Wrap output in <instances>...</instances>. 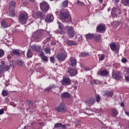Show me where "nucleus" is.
Masks as SVG:
<instances>
[{"instance_id":"nucleus-1","label":"nucleus","mask_w":129,"mask_h":129,"mask_svg":"<svg viewBox=\"0 0 129 129\" xmlns=\"http://www.w3.org/2000/svg\"><path fill=\"white\" fill-rule=\"evenodd\" d=\"M28 14L26 12H21L18 16V20L19 23L22 24V25H25L26 23H27V21H28Z\"/></svg>"},{"instance_id":"nucleus-2","label":"nucleus","mask_w":129,"mask_h":129,"mask_svg":"<svg viewBox=\"0 0 129 129\" xmlns=\"http://www.w3.org/2000/svg\"><path fill=\"white\" fill-rule=\"evenodd\" d=\"M32 39L35 42H41L43 40V33L40 31L34 32L32 35Z\"/></svg>"},{"instance_id":"nucleus-3","label":"nucleus","mask_w":129,"mask_h":129,"mask_svg":"<svg viewBox=\"0 0 129 129\" xmlns=\"http://www.w3.org/2000/svg\"><path fill=\"white\" fill-rule=\"evenodd\" d=\"M69 11L67 10L62 9L60 12L59 18L62 22H65L67 19L69 18Z\"/></svg>"},{"instance_id":"nucleus-4","label":"nucleus","mask_w":129,"mask_h":129,"mask_svg":"<svg viewBox=\"0 0 129 129\" xmlns=\"http://www.w3.org/2000/svg\"><path fill=\"white\" fill-rule=\"evenodd\" d=\"M67 56V52H66L65 50L62 49L61 52L56 55V58L59 62H63V61H65Z\"/></svg>"},{"instance_id":"nucleus-5","label":"nucleus","mask_w":129,"mask_h":129,"mask_svg":"<svg viewBox=\"0 0 129 129\" xmlns=\"http://www.w3.org/2000/svg\"><path fill=\"white\" fill-rule=\"evenodd\" d=\"M55 110L60 113H65L67 111V107L63 103H60L59 106L55 108Z\"/></svg>"},{"instance_id":"nucleus-6","label":"nucleus","mask_w":129,"mask_h":129,"mask_svg":"<svg viewBox=\"0 0 129 129\" xmlns=\"http://www.w3.org/2000/svg\"><path fill=\"white\" fill-rule=\"evenodd\" d=\"M40 8L42 12L43 13H47V12L49 11V9H50V6L48 3L44 2L40 4Z\"/></svg>"},{"instance_id":"nucleus-7","label":"nucleus","mask_w":129,"mask_h":129,"mask_svg":"<svg viewBox=\"0 0 129 129\" xmlns=\"http://www.w3.org/2000/svg\"><path fill=\"white\" fill-rule=\"evenodd\" d=\"M57 24H58V29L60 30V31H57V33L60 34V35H61V36H64V35H65V32L64 31V30H65V27H64V25L62 24V23H61V22H60L59 21L57 22Z\"/></svg>"},{"instance_id":"nucleus-8","label":"nucleus","mask_w":129,"mask_h":129,"mask_svg":"<svg viewBox=\"0 0 129 129\" xmlns=\"http://www.w3.org/2000/svg\"><path fill=\"white\" fill-rule=\"evenodd\" d=\"M68 73L71 76V77H73L76 76L78 74V72L76 69H73L72 68H70L68 69Z\"/></svg>"},{"instance_id":"nucleus-9","label":"nucleus","mask_w":129,"mask_h":129,"mask_svg":"<svg viewBox=\"0 0 129 129\" xmlns=\"http://www.w3.org/2000/svg\"><path fill=\"white\" fill-rule=\"evenodd\" d=\"M61 84L64 86L70 85L71 84V80H70V78H69V77L64 76L61 81Z\"/></svg>"},{"instance_id":"nucleus-10","label":"nucleus","mask_w":129,"mask_h":129,"mask_svg":"<svg viewBox=\"0 0 129 129\" xmlns=\"http://www.w3.org/2000/svg\"><path fill=\"white\" fill-rule=\"evenodd\" d=\"M68 35L69 36V38H74V36H75V31H74L73 27H69L68 28Z\"/></svg>"},{"instance_id":"nucleus-11","label":"nucleus","mask_w":129,"mask_h":129,"mask_svg":"<svg viewBox=\"0 0 129 129\" xmlns=\"http://www.w3.org/2000/svg\"><path fill=\"white\" fill-rule=\"evenodd\" d=\"M105 25L101 24H99L96 27V31L98 33H103V32H105Z\"/></svg>"},{"instance_id":"nucleus-12","label":"nucleus","mask_w":129,"mask_h":129,"mask_svg":"<svg viewBox=\"0 0 129 129\" xmlns=\"http://www.w3.org/2000/svg\"><path fill=\"white\" fill-rule=\"evenodd\" d=\"M95 98L94 97H91L89 98L86 101V105L88 106H91L92 105H93L94 103H95Z\"/></svg>"},{"instance_id":"nucleus-13","label":"nucleus","mask_w":129,"mask_h":129,"mask_svg":"<svg viewBox=\"0 0 129 129\" xmlns=\"http://www.w3.org/2000/svg\"><path fill=\"white\" fill-rule=\"evenodd\" d=\"M112 76L114 79L116 80H119L121 79V75H120V72H113L112 73Z\"/></svg>"},{"instance_id":"nucleus-14","label":"nucleus","mask_w":129,"mask_h":129,"mask_svg":"<svg viewBox=\"0 0 129 129\" xmlns=\"http://www.w3.org/2000/svg\"><path fill=\"white\" fill-rule=\"evenodd\" d=\"M33 17L35 19H42L43 18V13L41 11L33 12Z\"/></svg>"},{"instance_id":"nucleus-15","label":"nucleus","mask_w":129,"mask_h":129,"mask_svg":"<svg viewBox=\"0 0 129 129\" xmlns=\"http://www.w3.org/2000/svg\"><path fill=\"white\" fill-rule=\"evenodd\" d=\"M69 64L71 65L73 67H76L77 64V60L74 57H71L69 60Z\"/></svg>"},{"instance_id":"nucleus-16","label":"nucleus","mask_w":129,"mask_h":129,"mask_svg":"<svg viewBox=\"0 0 129 129\" xmlns=\"http://www.w3.org/2000/svg\"><path fill=\"white\" fill-rule=\"evenodd\" d=\"M54 20V16L52 14H48L45 18V21L46 23H52Z\"/></svg>"},{"instance_id":"nucleus-17","label":"nucleus","mask_w":129,"mask_h":129,"mask_svg":"<svg viewBox=\"0 0 129 129\" xmlns=\"http://www.w3.org/2000/svg\"><path fill=\"white\" fill-rule=\"evenodd\" d=\"M64 43H66L67 46H77V43L75 42L74 40H71L69 39H67V40H64Z\"/></svg>"},{"instance_id":"nucleus-18","label":"nucleus","mask_w":129,"mask_h":129,"mask_svg":"<svg viewBox=\"0 0 129 129\" xmlns=\"http://www.w3.org/2000/svg\"><path fill=\"white\" fill-rule=\"evenodd\" d=\"M110 47L112 51H115V50H118L119 49V45L116 46L115 42H112L110 44Z\"/></svg>"},{"instance_id":"nucleus-19","label":"nucleus","mask_w":129,"mask_h":129,"mask_svg":"<svg viewBox=\"0 0 129 129\" xmlns=\"http://www.w3.org/2000/svg\"><path fill=\"white\" fill-rule=\"evenodd\" d=\"M31 49L36 52H40L42 50V47L40 45L36 46L35 45H32Z\"/></svg>"},{"instance_id":"nucleus-20","label":"nucleus","mask_w":129,"mask_h":129,"mask_svg":"<svg viewBox=\"0 0 129 129\" xmlns=\"http://www.w3.org/2000/svg\"><path fill=\"white\" fill-rule=\"evenodd\" d=\"M104 96H105V97L107 98L112 97V96H113V92L111 91H106L104 93Z\"/></svg>"},{"instance_id":"nucleus-21","label":"nucleus","mask_w":129,"mask_h":129,"mask_svg":"<svg viewBox=\"0 0 129 129\" xmlns=\"http://www.w3.org/2000/svg\"><path fill=\"white\" fill-rule=\"evenodd\" d=\"M61 99L64 98H70V94L68 92H63L61 94Z\"/></svg>"},{"instance_id":"nucleus-22","label":"nucleus","mask_w":129,"mask_h":129,"mask_svg":"<svg viewBox=\"0 0 129 129\" xmlns=\"http://www.w3.org/2000/svg\"><path fill=\"white\" fill-rule=\"evenodd\" d=\"M54 127L58 128V127H62V128L66 129V125L63 124L61 123H56L54 124Z\"/></svg>"},{"instance_id":"nucleus-23","label":"nucleus","mask_w":129,"mask_h":129,"mask_svg":"<svg viewBox=\"0 0 129 129\" xmlns=\"http://www.w3.org/2000/svg\"><path fill=\"white\" fill-rule=\"evenodd\" d=\"M112 15H115V16H117V15H119V10L117 8H113L111 11Z\"/></svg>"},{"instance_id":"nucleus-24","label":"nucleus","mask_w":129,"mask_h":129,"mask_svg":"<svg viewBox=\"0 0 129 129\" xmlns=\"http://www.w3.org/2000/svg\"><path fill=\"white\" fill-rule=\"evenodd\" d=\"M111 112L112 116H113V117H116L117 116V114H118V112L117 111V110L115 108H112L111 109Z\"/></svg>"},{"instance_id":"nucleus-25","label":"nucleus","mask_w":129,"mask_h":129,"mask_svg":"<svg viewBox=\"0 0 129 129\" xmlns=\"http://www.w3.org/2000/svg\"><path fill=\"white\" fill-rule=\"evenodd\" d=\"M55 88H57V86L54 84H53L50 85L47 88L45 89V91H51V90L55 89Z\"/></svg>"},{"instance_id":"nucleus-26","label":"nucleus","mask_w":129,"mask_h":129,"mask_svg":"<svg viewBox=\"0 0 129 129\" xmlns=\"http://www.w3.org/2000/svg\"><path fill=\"white\" fill-rule=\"evenodd\" d=\"M101 36L102 35L100 34L95 35L94 39L96 41V42H100V41H101Z\"/></svg>"},{"instance_id":"nucleus-27","label":"nucleus","mask_w":129,"mask_h":129,"mask_svg":"<svg viewBox=\"0 0 129 129\" xmlns=\"http://www.w3.org/2000/svg\"><path fill=\"white\" fill-rule=\"evenodd\" d=\"M95 35L94 34L88 33L86 35V37L87 40H91V39H94Z\"/></svg>"},{"instance_id":"nucleus-28","label":"nucleus","mask_w":129,"mask_h":129,"mask_svg":"<svg viewBox=\"0 0 129 129\" xmlns=\"http://www.w3.org/2000/svg\"><path fill=\"white\" fill-rule=\"evenodd\" d=\"M121 23L120 22L118 21H114V22L112 23V25L113 26V28H115V29H116L119 25H120Z\"/></svg>"},{"instance_id":"nucleus-29","label":"nucleus","mask_w":129,"mask_h":129,"mask_svg":"<svg viewBox=\"0 0 129 129\" xmlns=\"http://www.w3.org/2000/svg\"><path fill=\"white\" fill-rule=\"evenodd\" d=\"M33 56V52L31 49H28L27 52V57L28 58H32Z\"/></svg>"},{"instance_id":"nucleus-30","label":"nucleus","mask_w":129,"mask_h":129,"mask_svg":"<svg viewBox=\"0 0 129 129\" xmlns=\"http://www.w3.org/2000/svg\"><path fill=\"white\" fill-rule=\"evenodd\" d=\"M125 71L126 75H125V80L129 81V68H126Z\"/></svg>"},{"instance_id":"nucleus-31","label":"nucleus","mask_w":129,"mask_h":129,"mask_svg":"<svg viewBox=\"0 0 129 129\" xmlns=\"http://www.w3.org/2000/svg\"><path fill=\"white\" fill-rule=\"evenodd\" d=\"M108 71L106 70H103L101 72L100 75L101 76H103L104 77H105L108 75Z\"/></svg>"},{"instance_id":"nucleus-32","label":"nucleus","mask_w":129,"mask_h":129,"mask_svg":"<svg viewBox=\"0 0 129 129\" xmlns=\"http://www.w3.org/2000/svg\"><path fill=\"white\" fill-rule=\"evenodd\" d=\"M12 54L16 55V56H21V52H20L18 49L13 50L12 51Z\"/></svg>"},{"instance_id":"nucleus-33","label":"nucleus","mask_w":129,"mask_h":129,"mask_svg":"<svg viewBox=\"0 0 129 129\" xmlns=\"http://www.w3.org/2000/svg\"><path fill=\"white\" fill-rule=\"evenodd\" d=\"M2 95L4 97H6V96H8L9 95V91H8V90H3L2 91Z\"/></svg>"},{"instance_id":"nucleus-34","label":"nucleus","mask_w":129,"mask_h":129,"mask_svg":"<svg viewBox=\"0 0 129 129\" xmlns=\"http://www.w3.org/2000/svg\"><path fill=\"white\" fill-rule=\"evenodd\" d=\"M1 27L2 28H4V29H6V28H8V24L5 20H3L1 22Z\"/></svg>"},{"instance_id":"nucleus-35","label":"nucleus","mask_w":129,"mask_h":129,"mask_svg":"<svg viewBox=\"0 0 129 129\" xmlns=\"http://www.w3.org/2000/svg\"><path fill=\"white\" fill-rule=\"evenodd\" d=\"M121 3L123 6L129 7V0H121Z\"/></svg>"},{"instance_id":"nucleus-36","label":"nucleus","mask_w":129,"mask_h":129,"mask_svg":"<svg viewBox=\"0 0 129 129\" xmlns=\"http://www.w3.org/2000/svg\"><path fill=\"white\" fill-rule=\"evenodd\" d=\"M62 8L63 9H65V8H67L68 7V1L66 0L64 1L61 5Z\"/></svg>"},{"instance_id":"nucleus-37","label":"nucleus","mask_w":129,"mask_h":129,"mask_svg":"<svg viewBox=\"0 0 129 129\" xmlns=\"http://www.w3.org/2000/svg\"><path fill=\"white\" fill-rule=\"evenodd\" d=\"M9 10L11 11V12L10 13V16L12 18H14V17H15L16 16V14H15V10H12L11 7H10Z\"/></svg>"},{"instance_id":"nucleus-38","label":"nucleus","mask_w":129,"mask_h":129,"mask_svg":"<svg viewBox=\"0 0 129 129\" xmlns=\"http://www.w3.org/2000/svg\"><path fill=\"white\" fill-rule=\"evenodd\" d=\"M36 123H37V122H36L35 120H30L29 121V124H30V126L31 127H33V126H34Z\"/></svg>"},{"instance_id":"nucleus-39","label":"nucleus","mask_w":129,"mask_h":129,"mask_svg":"<svg viewBox=\"0 0 129 129\" xmlns=\"http://www.w3.org/2000/svg\"><path fill=\"white\" fill-rule=\"evenodd\" d=\"M44 52L46 53V54H49V53H50L51 51V48L49 47H46L44 49Z\"/></svg>"},{"instance_id":"nucleus-40","label":"nucleus","mask_w":129,"mask_h":129,"mask_svg":"<svg viewBox=\"0 0 129 129\" xmlns=\"http://www.w3.org/2000/svg\"><path fill=\"white\" fill-rule=\"evenodd\" d=\"M27 104H28V105L30 106V107H32L34 104V103L31 100H27Z\"/></svg>"},{"instance_id":"nucleus-41","label":"nucleus","mask_w":129,"mask_h":129,"mask_svg":"<svg viewBox=\"0 0 129 129\" xmlns=\"http://www.w3.org/2000/svg\"><path fill=\"white\" fill-rule=\"evenodd\" d=\"M96 101L97 102H100V100H101V97H100V96L99 95H97L96 96Z\"/></svg>"},{"instance_id":"nucleus-42","label":"nucleus","mask_w":129,"mask_h":129,"mask_svg":"<svg viewBox=\"0 0 129 129\" xmlns=\"http://www.w3.org/2000/svg\"><path fill=\"white\" fill-rule=\"evenodd\" d=\"M11 5L13 8H16V6H17V3L14 0L11 1Z\"/></svg>"},{"instance_id":"nucleus-43","label":"nucleus","mask_w":129,"mask_h":129,"mask_svg":"<svg viewBox=\"0 0 129 129\" xmlns=\"http://www.w3.org/2000/svg\"><path fill=\"white\" fill-rule=\"evenodd\" d=\"M105 58V55L104 54H102L101 56L99 58V61H103Z\"/></svg>"},{"instance_id":"nucleus-44","label":"nucleus","mask_w":129,"mask_h":129,"mask_svg":"<svg viewBox=\"0 0 129 129\" xmlns=\"http://www.w3.org/2000/svg\"><path fill=\"white\" fill-rule=\"evenodd\" d=\"M88 55H89V53H88V52H82L81 53L82 57H86V56H88Z\"/></svg>"},{"instance_id":"nucleus-45","label":"nucleus","mask_w":129,"mask_h":129,"mask_svg":"<svg viewBox=\"0 0 129 129\" xmlns=\"http://www.w3.org/2000/svg\"><path fill=\"white\" fill-rule=\"evenodd\" d=\"M5 55V51L3 49H0V58Z\"/></svg>"},{"instance_id":"nucleus-46","label":"nucleus","mask_w":129,"mask_h":129,"mask_svg":"<svg viewBox=\"0 0 129 129\" xmlns=\"http://www.w3.org/2000/svg\"><path fill=\"white\" fill-rule=\"evenodd\" d=\"M77 4H78L79 6H84V3L81 2L79 0L77 1Z\"/></svg>"},{"instance_id":"nucleus-47","label":"nucleus","mask_w":129,"mask_h":129,"mask_svg":"<svg viewBox=\"0 0 129 129\" xmlns=\"http://www.w3.org/2000/svg\"><path fill=\"white\" fill-rule=\"evenodd\" d=\"M78 82H75V84L73 86L75 90H77V86H78Z\"/></svg>"},{"instance_id":"nucleus-48","label":"nucleus","mask_w":129,"mask_h":129,"mask_svg":"<svg viewBox=\"0 0 129 129\" xmlns=\"http://www.w3.org/2000/svg\"><path fill=\"white\" fill-rule=\"evenodd\" d=\"M50 60L51 62V63H55V58H54V57L53 56L50 57Z\"/></svg>"},{"instance_id":"nucleus-49","label":"nucleus","mask_w":129,"mask_h":129,"mask_svg":"<svg viewBox=\"0 0 129 129\" xmlns=\"http://www.w3.org/2000/svg\"><path fill=\"white\" fill-rule=\"evenodd\" d=\"M23 64H24V61H23V60L19 61L17 62V65H18V66H22Z\"/></svg>"},{"instance_id":"nucleus-50","label":"nucleus","mask_w":129,"mask_h":129,"mask_svg":"<svg viewBox=\"0 0 129 129\" xmlns=\"http://www.w3.org/2000/svg\"><path fill=\"white\" fill-rule=\"evenodd\" d=\"M4 69L5 71H9V69H10V67L8 66H5L4 67Z\"/></svg>"},{"instance_id":"nucleus-51","label":"nucleus","mask_w":129,"mask_h":129,"mask_svg":"<svg viewBox=\"0 0 129 129\" xmlns=\"http://www.w3.org/2000/svg\"><path fill=\"white\" fill-rule=\"evenodd\" d=\"M41 59H42V60L43 61H48V57H47L46 56H42V57H41Z\"/></svg>"},{"instance_id":"nucleus-52","label":"nucleus","mask_w":129,"mask_h":129,"mask_svg":"<svg viewBox=\"0 0 129 129\" xmlns=\"http://www.w3.org/2000/svg\"><path fill=\"white\" fill-rule=\"evenodd\" d=\"M127 61V59H126V58H122L121 59V62H122V63H126Z\"/></svg>"},{"instance_id":"nucleus-53","label":"nucleus","mask_w":129,"mask_h":129,"mask_svg":"<svg viewBox=\"0 0 129 129\" xmlns=\"http://www.w3.org/2000/svg\"><path fill=\"white\" fill-rule=\"evenodd\" d=\"M40 56L41 58L44 57L45 56V55L44 54V52L41 51L40 53Z\"/></svg>"},{"instance_id":"nucleus-54","label":"nucleus","mask_w":129,"mask_h":129,"mask_svg":"<svg viewBox=\"0 0 129 129\" xmlns=\"http://www.w3.org/2000/svg\"><path fill=\"white\" fill-rule=\"evenodd\" d=\"M57 43L56 42V41H52L51 42V45H52V46H55Z\"/></svg>"},{"instance_id":"nucleus-55","label":"nucleus","mask_w":129,"mask_h":129,"mask_svg":"<svg viewBox=\"0 0 129 129\" xmlns=\"http://www.w3.org/2000/svg\"><path fill=\"white\" fill-rule=\"evenodd\" d=\"M47 42L48 41H50V40H51V36H48L47 37L46 39H45Z\"/></svg>"},{"instance_id":"nucleus-56","label":"nucleus","mask_w":129,"mask_h":129,"mask_svg":"<svg viewBox=\"0 0 129 129\" xmlns=\"http://www.w3.org/2000/svg\"><path fill=\"white\" fill-rule=\"evenodd\" d=\"M4 112H5V111L3 109H0V114H4Z\"/></svg>"},{"instance_id":"nucleus-57","label":"nucleus","mask_w":129,"mask_h":129,"mask_svg":"<svg viewBox=\"0 0 129 129\" xmlns=\"http://www.w3.org/2000/svg\"><path fill=\"white\" fill-rule=\"evenodd\" d=\"M3 73V68H2V66H0V74Z\"/></svg>"},{"instance_id":"nucleus-58","label":"nucleus","mask_w":129,"mask_h":129,"mask_svg":"<svg viewBox=\"0 0 129 129\" xmlns=\"http://www.w3.org/2000/svg\"><path fill=\"white\" fill-rule=\"evenodd\" d=\"M120 105L122 106V107H124V103H123V102H121Z\"/></svg>"},{"instance_id":"nucleus-59","label":"nucleus","mask_w":129,"mask_h":129,"mask_svg":"<svg viewBox=\"0 0 129 129\" xmlns=\"http://www.w3.org/2000/svg\"><path fill=\"white\" fill-rule=\"evenodd\" d=\"M48 41H47V40H46V39H45V40H44L43 41V45H45V44H46V43Z\"/></svg>"},{"instance_id":"nucleus-60","label":"nucleus","mask_w":129,"mask_h":129,"mask_svg":"<svg viewBox=\"0 0 129 129\" xmlns=\"http://www.w3.org/2000/svg\"><path fill=\"white\" fill-rule=\"evenodd\" d=\"M85 70L86 71H89V70H90V69H89V68H86Z\"/></svg>"},{"instance_id":"nucleus-61","label":"nucleus","mask_w":129,"mask_h":129,"mask_svg":"<svg viewBox=\"0 0 129 129\" xmlns=\"http://www.w3.org/2000/svg\"><path fill=\"white\" fill-rule=\"evenodd\" d=\"M114 2V3H118L119 2V0H112Z\"/></svg>"},{"instance_id":"nucleus-62","label":"nucleus","mask_w":129,"mask_h":129,"mask_svg":"<svg viewBox=\"0 0 129 129\" xmlns=\"http://www.w3.org/2000/svg\"><path fill=\"white\" fill-rule=\"evenodd\" d=\"M29 2H30L31 3H34L35 2V0H29Z\"/></svg>"},{"instance_id":"nucleus-63","label":"nucleus","mask_w":129,"mask_h":129,"mask_svg":"<svg viewBox=\"0 0 129 129\" xmlns=\"http://www.w3.org/2000/svg\"><path fill=\"white\" fill-rule=\"evenodd\" d=\"M125 114H126V115H128L129 116V112H125Z\"/></svg>"},{"instance_id":"nucleus-64","label":"nucleus","mask_w":129,"mask_h":129,"mask_svg":"<svg viewBox=\"0 0 129 129\" xmlns=\"http://www.w3.org/2000/svg\"><path fill=\"white\" fill-rule=\"evenodd\" d=\"M1 64H3V65H4V64H5V61H2Z\"/></svg>"}]
</instances>
